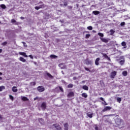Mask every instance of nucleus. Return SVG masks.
<instances>
[{"instance_id": "1", "label": "nucleus", "mask_w": 130, "mask_h": 130, "mask_svg": "<svg viewBox=\"0 0 130 130\" xmlns=\"http://www.w3.org/2000/svg\"><path fill=\"white\" fill-rule=\"evenodd\" d=\"M115 124L116 126L120 127V126H121V124H123V120L118 118H116L115 119Z\"/></svg>"}, {"instance_id": "2", "label": "nucleus", "mask_w": 130, "mask_h": 130, "mask_svg": "<svg viewBox=\"0 0 130 130\" xmlns=\"http://www.w3.org/2000/svg\"><path fill=\"white\" fill-rule=\"evenodd\" d=\"M51 128L52 129H54V128H56V130H62L61 126H60L59 124H57V123L53 124L52 125Z\"/></svg>"}, {"instance_id": "3", "label": "nucleus", "mask_w": 130, "mask_h": 130, "mask_svg": "<svg viewBox=\"0 0 130 130\" xmlns=\"http://www.w3.org/2000/svg\"><path fill=\"white\" fill-rule=\"evenodd\" d=\"M112 109V108L111 107L109 106H106L104 109L102 111V112H106V111H108L109 110H111Z\"/></svg>"}, {"instance_id": "4", "label": "nucleus", "mask_w": 130, "mask_h": 130, "mask_svg": "<svg viewBox=\"0 0 130 130\" xmlns=\"http://www.w3.org/2000/svg\"><path fill=\"white\" fill-rule=\"evenodd\" d=\"M117 74V72L116 71H113L111 73L110 78L111 79H114L115 78V76Z\"/></svg>"}, {"instance_id": "5", "label": "nucleus", "mask_w": 130, "mask_h": 130, "mask_svg": "<svg viewBox=\"0 0 130 130\" xmlns=\"http://www.w3.org/2000/svg\"><path fill=\"white\" fill-rule=\"evenodd\" d=\"M37 90L39 92H43L45 90V88L42 86H39L37 87Z\"/></svg>"}, {"instance_id": "6", "label": "nucleus", "mask_w": 130, "mask_h": 130, "mask_svg": "<svg viewBox=\"0 0 130 130\" xmlns=\"http://www.w3.org/2000/svg\"><path fill=\"white\" fill-rule=\"evenodd\" d=\"M41 107L43 110H45L46 109V103L45 102L42 103Z\"/></svg>"}, {"instance_id": "7", "label": "nucleus", "mask_w": 130, "mask_h": 130, "mask_svg": "<svg viewBox=\"0 0 130 130\" xmlns=\"http://www.w3.org/2000/svg\"><path fill=\"white\" fill-rule=\"evenodd\" d=\"M67 96L69 97V98L74 97L75 96V93L73 91L70 92L68 94Z\"/></svg>"}, {"instance_id": "8", "label": "nucleus", "mask_w": 130, "mask_h": 130, "mask_svg": "<svg viewBox=\"0 0 130 130\" xmlns=\"http://www.w3.org/2000/svg\"><path fill=\"white\" fill-rule=\"evenodd\" d=\"M19 54H20V55H22L24 57H28V55H27L25 52H19Z\"/></svg>"}, {"instance_id": "9", "label": "nucleus", "mask_w": 130, "mask_h": 130, "mask_svg": "<svg viewBox=\"0 0 130 130\" xmlns=\"http://www.w3.org/2000/svg\"><path fill=\"white\" fill-rule=\"evenodd\" d=\"M64 130H69V124L68 123L64 124Z\"/></svg>"}, {"instance_id": "10", "label": "nucleus", "mask_w": 130, "mask_h": 130, "mask_svg": "<svg viewBox=\"0 0 130 130\" xmlns=\"http://www.w3.org/2000/svg\"><path fill=\"white\" fill-rule=\"evenodd\" d=\"M99 60H100V58H97L96 59H95V64L96 66H99Z\"/></svg>"}, {"instance_id": "11", "label": "nucleus", "mask_w": 130, "mask_h": 130, "mask_svg": "<svg viewBox=\"0 0 130 130\" xmlns=\"http://www.w3.org/2000/svg\"><path fill=\"white\" fill-rule=\"evenodd\" d=\"M82 89L85 91H88V90H89V87L87 85H83L82 86Z\"/></svg>"}, {"instance_id": "12", "label": "nucleus", "mask_w": 130, "mask_h": 130, "mask_svg": "<svg viewBox=\"0 0 130 130\" xmlns=\"http://www.w3.org/2000/svg\"><path fill=\"white\" fill-rule=\"evenodd\" d=\"M101 40H102V41L103 42H104L105 43H108V40H107V39L105 38H101Z\"/></svg>"}, {"instance_id": "13", "label": "nucleus", "mask_w": 130, "mask_h": 130, "mask_svg": "<svg viewBox=\"0 0 130 130\" xmlns=\"http://www.w3.org/2000/svg\"><path fill=\"white\" fill-rule=\"evenodd\" d=\"M100 100H101L102 101H104V103H102L103 104H104V105H108V104L106 102H105V101H104V99H103V98L101 97L100 98Z\"/></svg>"}, {"instance_id": "14", "label": "nucleus", "mask_w": 130, "mask_h": 130, "mask_svg": "<svg viewBox=\"0 0 130 130\" xmlns=\"http://www.w3.org/2000/svg\"><path fill=\"white\" fill-rule=\"evenodd\" d=\"M93 113L90 114V113H86V115H87L88 117H89V118H92V117H93Z\"/></svg>"}, {"instance_id": "15", "label": "nucleus", "mask_w": 130, "mask_h": 130, "mask_svg": "<svg viewBox=\"0 0 130 130\" xmlns=\"http://www.w3.org/2000/svg\"><path fill=\"white\" fill-rule=\"evenodd\" d=\"M102 54H103L104 57H105V58H107V59H108V60H110V58L109 57H108V56L107 55V54H104V53H103Z\"/></svg>"}, {"instance_id": "16", "label": "nucleus", "mask_w": 130, "mask_h": 130, "mask_svg": "<svg viewBox=\"0 0 130 130\" xmlns=\"http://www.w3.org/2000/svg\"><path fill=\"white\" fill-rule=\"evenodd\" d=\"M21 100L22 101H29V99H28V98L26 96H22L21 98Z\"/></svg>"}, {"instance_id": "17", "label": "nucleus", "mask_w": 130, "mask_h": 130, "mask_svg": "<svg viewBox=\"0 0 130 130\" xmlns=\"http://www.w3.org/2000/svg\"><path fill=\"white\" fill-rule=\"evenodd\" d=\"M19 59L20 61H22V62H26V60L23 57H20Z\"/></svg>"}, {"instance_id": "18", "label": "nucleus", "mask_w": 130, "mask_h": 130, "mask_svg": "<svg viewBox=\"0 0 130 130\" xmlns=\"http://www.w3.org/2000/svg\"><path fill=\"white\" fill-rule=\"evenodd\" d=\"M12 91L13 92H18V89H17V87L13 86L12 87Z\"/></svg>"}, {"instance_id": "19", "label": "nucleus", "mask_w": 130, "mask_h": 130, "mask_svg": "<svg viewBox=\"0 0 130 130\" xmlns=\"http://www.w3.org/2000/svg\"><path fill=\"white\" fill-rule=\"evenodd\" d=\"M82 97H83L84 98H87L88 97V94L87 93L83 92L81 94Z\"/></svg>"}, {"instance_id": "20", "label": "nucleus", "mask_w": 130, "mask_h": 130, "mask_svg": "<svg viewBox=\"0 0 130 130\" xmlns=\"http://www.w3.org/2000/svg\"><path fill=\"white\" fill-rule=\"evenodd\" d=\"M92 14H94V15L96 16L97 15H99V14H100V12L98 11H94L92 12Z\"/></svg>"}, {"instance_id": "21", "label": "nucleus", "mask_w": 130, "mask_h": 130, "mask_svg": "<svg viewBox=\"0 0 130 130\" xmlns=\"http://www.w3.org/2000/svg\"><path fill=\"white\" fill-rule=\"evenodd\" d=\"M122 75H123L124 77L127 76V71H124L122 72Z\"/></svg>"}, {"instance_id": "22", "label": "nucleus", "mask_w": 130, "mask_h": 130, "mask_svg": "<svg viewBox=\"0 0 130 130\" xmlns=\"http://www.w3.org/2000/svg\"><path fill=\"white\" fill-rule=\"evenodd\" d=\"M86 64H91V63H92V61L91 60L87 59L86 61Z\"/></svg>"}, {"instance_id": "23", "label": "nucleus", "mask_w": 130, "mask_h": 130, "mask_svg": "<svg viewBox=\"0 0 130 130\" xmlns=\"http://www.w3.org/2000/svg\"><path fill=\"white\" fill-rule=\"evenodd\" d=\"M46 75L49 78H50L51 79H52V78H53V76H52V75H51V74H50V73H47Z\"/></svg>"}, {"instance_id": "24", "label": "nucleus", "mask_w": 130, "mask_h": 130, "mask_svg": "<svg viewBox=\"0 0 130 130\" xmlns=\"http://www.w3.org/2000/svg\"><path fill=\"white\" fill-rule=\"evenodd\" d=\"M50 57H51V58H56V57H57V56L52 54V55H50Z\"/></svg>"}, {"instance_id": "25", "label": "nucleus", "mask_w": 130, "mask_h": 130, "mask_svg": "<svg viewBox=\"0 0 130 130\" xmlns=\"http://www.w3.org/2000/svg\"><path fill=\"white\" fill-rule=\"evenodd\" d=\"M39 8H40V9H43L45 8V5L44 4L41 5L39 6Z\"/></svg>"}, {"instance_id": "26", "label": "nucleus", "mask_w": 130, "mask_h": 130, "mask_svg": "<svg viewBox=\"0 0 130 130\" xmlns=\"http://www.w3.org/2000/svg\"><path fill=\"white\" fill-rule=\"evenodd\" d=\"M110 35H113V34H114V33L115 32V31H114L113 29H111L110 30Z\"/></svg>"}, {"instance_id": "27", "label": "nucleus", "mask_w": 130, "mask_h": 130, "mask_svg": "<svg viewBox=\"0 0 130 130\" xmlns=\"http://www.w3.org/2000/svg\"><path fill=\"white\" fill-rule=\"evenodd\" d=\"M73 87H74V85L72 83L69 84L68 86V88H73Z\"/></svg>"}, {"instance_id": "28", "label": "nucleus", "mask_w": 130, "mask_h": 130, "mask_svg": "<svg viewBox=\"0 0 130 130\" xmlns=\"http://www.w3.org/2000/svg\"><path fill=\"white\" fill-rule=\"evenodd\" d=\"M1 7L2 8V9H7V7L4 4H2L1 5Z\"/></svg>"}, {"instance_id": "29", "label": "nucleus", "mask_w": 130, "mask_h": 130, "mask_svg": "<svg viewBox=\"0 0 130 130\" xmlns=\"http://www.w3.org/2000/svg\"><path fill=\"white\" fill-rule=\"evenodd\" d=\"M3 90H5V86H0V92H2Z\"/></svg>"}, {"instance_id": "30", "label": "nucleus", "mask_w": 130, "mask_h": 130, "mask_svg": "<svg viewBox=\"0 0 130 130\" xmlns=\"http://www.w3.org/2000/svg\"><path fill=\"white\" fill-rule=\"evenodd\" d=\"M121 45L122 46H123V47L126 46V43H125V42H122L121 43Z\"/></svg>"}, {"instance_id": "31", "label": "nucleus", "mask_w": 130, "mask_h": 130, "mask_svg": "<svg viewBox=\"0 0 130 130\" xmlns=\"http://www.w3.org/2000/svg\"><path fill=\"white\" fill-rule=\"evenodd\" d=\"M120 64H121V66H123V63H124V60H121L120 61Z\"/></svg>"}, {"instance_id": "32", "label": "nucleus", "mask_w": 130, "mask_h": 130, "mask_svg": "<svg viewBox=\"0 0 130 130\" xmlns=\"http://www.w3.org/2000/svg\"><path fill=\"white\" fill-rule=\"evenodd\" d=\"M117 101L119 102V103H120V102H121V99L120 98H117Z\"/></svg>"}, {"instance_id": "33", "label": "nucleus", "mask_w": 130, "mask_h": 130, "mask_svg": "<svg viewBox=\"0 0 130 130\" xmlns=\"http://www.w3.org/2000/svg\"><path fill=\"white\" fill-rule=\"evenodd\" d=\"M98 35H99V36L101 37H103L104 36V35L101 32H99Z\"/></svg>"}, {"instance_id": "34", "label": "nucleus", "mask_w": 130, "mask_h": 130, "mask_svg": "<svg viewBox=\"0 0 130 130\" xmlns=\"http://www.w3.org/2000/svg\"><path fill=\"white\" fill-rule=\"evenodd\" d=\"M30 85L31 86H35V85H36V82H30Z\"/></svg>"}, {"instance_id": "35", "label": "nucleus", "mask_w": 130, "mask_h": 130, "mask_svg": "<svg viewBox=\"0 0 130 130\" xmlns=\"http://www.w3.org/2000/svg\"><path fill=\"white\" fill-rule=\"evenodd\" d=\"M88 30H93V27L91 26H89L87 27Z\"/></svg>"}, {"instance_id": "36", "label": "nucleus", "mask_w": 130, "mask_h": 130, "mask_svg": "<svg viewBox=\"0 0 130 130\" xmlns=\"http://www.w3.org/2000/svg\"><path fill=\"white\" fill-rule=\"evenodd\" d=\"M8 44V42H4L2 44V45H3V46H5V45H7Z\"/></svg>"}, {"instance_id": "37", "label": "nucleus", "mask_w": 130, "mask_h": 130, "mask_svg": "<svg viewBox=\"0 0 130 130\" xmlns=\"http://www.w3.org/2000/svg\"><path fill=\"white\" fill-rule=\"evenodd\" d=\"M90 36H91V35L90 34H86L85 36V38L88 39L90 37Z\"/></svg>"}, {"instance_id": "38", "label": "nucleus", "mask_w": 130, "mask_h": 130, "mask_svg": "<svg viewBox=\"0 0 130 130\" xmlns=\"http://www.w3.org/2000/svg\"><path fill=\"white\" fill-rule=\"evenodd\" d=\"M21 43L23 44L24 47H27V44H26V43H25V42H22Z\"/></svg>"}, {"instance_id": "39", "label": "nucleus", "mask_w": 130, "mask_h": 130, "mask_svg": "<svg viewBox=\"0 0 130 130\" xmlns=\"http://www.w3.org/2000/svg\"><path fill=\"white\" fill-rule=\"evenodd\" d=\"M9 97H10V99H11V100H12V101H14V96H13V95H9Z\"/></svg>"}, {"instance_id": "40", "label": "nucleus", "mask_w": 130, "mask_h": 130, "mask_svg": "<svg viewBox=\"0 0 130 130\" xmlns=\"http://www.w3.org/2000/svg\"><path fill=\"white\" fill-rule=\"evenodd\" d=\"M35 10H37V11H38V10L40 9V8L39 7V6H36L35 7Z\"/></svg>"}, {"instance_id": "41", "label": "nucleus", "mask_w": 130, "mask_h": 130, "mask_svg": "<svg viewBox=\"0 0 130 130\" xmlns=\"http://www.w3.org/2000/svg\"><path fill=\"white\" fill-rule=\"evenodd\" d=\"M59 89L60 91H61V92H63V88H62L61 87L59 86Z\"/></svg>"}, {"instance_id": "42", "label": "nucleus", "mask_w": 130, "mask_h": 130, "mask_svg": "<svg viewBox=\"0 0 130 130\" xmlns=\"http://www.w3.org/2000/svg\"><path fill=\"white\" fill-rule=\"evenodd\" d=\"M11 22L12 23H16L17 21H16V20L13 19L11 20Z\"/></svg>"}, {"instance_id": "43", "label": "nucleus", "mask_w": 130, "mask_h": 130, "mask_svg": "<svg viewBox=\"0 0 130 130\" xmlns=\"http://www.w3.org/2000/svg\"><path fill=\"white\" fill-rule=\"evenodd\" d=\"M125 25V22H122L120 23L121 26H124Z\"/></svg>"}, {"instance_id": "44", "label": "nucleus", "mask_w": 130, "mask_h": 130, "mask_svg": "<svg viewBox=\"0 0 130 130\" xmlns=\"http://www.w3.org/2000/svg\"><path fill=\"white\" fill-rule=\"evenodd\" d=\"M85 71H87V72H91V71H90V69H89L88 68H87L86 67L84 68Z\"/></svg>"}, {"instance_id": "45", "label": "nucleus", "mask_w": 130, "mask_h": 130, "mask_svg": "<svg viewBox=\"0 0 130 130\" xmlns=\"http://www.w3.org/2000/svg\"><path fill=\"white\" fill-rule=\"evenodd\" d=\"M28 57H30L31 59H33V58H34V57H33V56L32 55H29Z\"/></svg>"}, {"instance_id": "46", "label": "nucleus", "mask_w": 130, "mask_h": 130, "mask_svg": "<svg viewBox=\"0 0 130 130\" xmlns=\"http://www.w3.org/2000/svg\"><path fill=\"white\" fill-rule=\"evenodd\" d=\"M110 116H111V115H105L104 116V117H105Z\"/></svg>"}, {"instance_id": "47", "label": "nucleus", "mask_w": 130, "mask_h": 130, "mask_svg": "<svg viewBox=\"0 0 130 130\" xmlns=\"http://www.w3.org/2000/svg\"><path fill=\"white\" fill-rule=\"evenodd\" d=\"M21 20H24L25 18L23 17L22 16L20 17Z\"/></svg>"}, {"instance_id": "48", "label": "nucleus", "mask_w": 130, "mask_h": 130, "mask_svg": "<svg viewBox=\"0 0 130 130\" xmlns=\"http://www.w3.org/2000/svg\"><path fill=\"white\" fill-rule=\"evenodd\" d=\"M94 128L95 130H98V126H95Z\"/></svg>"}, {"instance_id": "49", "label": "nucleus", "mask_w": 130, "mask_h": 130, "mask_svg": "<svg viewBox=\"0 0 130 130\" xmlns=\"http://www.w3.org/2000/svg\"><path fill=\"white\" fill-rule=\"evenodd\" d=\"M3 52V49H0V53H2Z\"/></svg>"}, {"instance_id": "50", "label": "nucleus", "mask_w": 130, "mask_h": 130, "mask_svg": "<svg viewBox=\"0 0 130 130\" xmlns=\"http://www.w3.org/2000/svg\"><path fill=\"white\" fill-rule=\"evenodd\" d=\"M76 79H77V77H74L73 78V80H76Z\"/></svg>"}, {"instance_id": "51", "label": "nucleus", "mask_w": 130, "mask_h": 130, "mask_svg": "<svg viewBox=\"0 0 130 130\" xmlns=\"http://www.w3.org/2000/svg\"><path fill=\"white\" fill-rule=\"evenodd\" d=\"M2 118H3V117H2V115L0 114V119H2Z\"/></svg>"}, {"instance_id": "52", "label": "nucleus", "mask_w": 130, "mask_h": 130, "mask_svg": "<svg viewBox=\"0 0 130 130\" xmlns=\"http://www.w3.org/2000/svg\"><path fill=\"white\" fill-rule=\"evenodd\" d=\"M2 75H3V73L0 72V76H2Z\"/></svg>"}, {"instance_id": "53", "label": "nucleus", "mask_w": 130, "mask_h": 130, "mask_svg": "<svg viewBox=\"0 0 130 130\" xmlns=\"http://www.w3.org/2000/svg\"><path fill=\"white\" fill-rule=\"evenodd\" d=\"M64 6H68V4H64Z\"/></svg>"}, {"instance_id": "54", "label": "nucleus", "mask_w": 130, "mask_h": 130, "mask_svg": "<svg viewBox=\"0 0 130 130\" xmlns=\"http://www.w3.org/2000/svg\"><path fill=\"white\" fill-rule=\"evenodd\" d=\"M0 80H3V78L2 77H0Z\"/></svg>"}, {"instance_id": "55", "label": "nucleus", "mask_w": 130, "mask_h": 130, "mask_svg": "<svg viewBox=\"0 0 130 130\" xmlns=\"http://www.w3.org/2000/svg\"><path fill=\"white\" fill-rule=\"evenodd\" d=\"M82 83L84 84V83H85V81H82Z\"/></svg>"}, {"instance_id": "56", "label": "nucleus", "mask_w": 130, "mask_h": 130, "mask_svg": "<svg viewBox=\"0 0 130 130\" xmlns=\"http://www.w3.org/2000/svg\"><path fill=\"white\" fill-rule=\"evenodd\" d=\"M73 8V7L70 6V8L72 9Z\"/></svg>"}, {"instance_id": "57", "label": "nucleus", "mask_w": 130, "mask_h": 130, "mask_svg": "<svg viewBox=\"0 0 130 130\" xmlns=\"http://www.w3.org/2000/svg\"><path fill=\"white\" fill-rule=\"evenodd\" d=\"M41 119V120H43V119H42V118H41V119Z\"/></svg>"}, {"instance_id": "58", "label": "nucleus", "mask_w": 130, "mask_h": 130, "mask_svg": "<svg viewBox=\"0 0 130 130\" xmlns=\"http://www.w3.org/2000/svg\"><path fill=\"white\" fill-rule=\"evenodd\" d=\"M86 33H89V31H86Z\"/></svg>"}, {"instance_id": "59", "label": "nucleus", "mask_w": 130, "mask_h": 130, "mask_svg": "<svg viewBox=\"0 0 130 130\" xmlns=\"http://www.w3.org/2000/svg\"><path fill=\"white\" fill-rule=\"evenodd\" d=\"M2 23V22H1V21H0V24H1Z\"/></svg>"}, {"instance_id": "60", "label": "nucleus", "mask_w": 130, "mask_h": 130, "mask_svg": "<svg viewBox=\"0 0 130 130\" xmlns=\"http://www.w3.org/2000/svg\"><path fill=\"white\" fill-rule=\"evenodd\" d=\"M0 1H3V0H0Z\"/></svg>"}]
</instances>
